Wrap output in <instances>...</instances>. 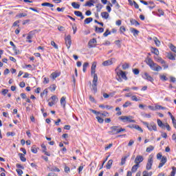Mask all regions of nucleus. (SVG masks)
Here are the masks:
<instances>
[{
  "instance_id": "ddd939ff",
  "label": "nucleus",
  "mask_w": 176,
  "mask_h": 176,
  "mask_svg": "<svg viewBox=\"0 0 176 176\" xmlns=\"http://www.w3.org/2000/svg\"><path fill=\"white\" fill-rule=\"evenodd\" d=\"M144 79H146V80H148L149 82H153V78L148 73L145 72L144 74L142 76Z\"/></svg>"
},
{
  "instance_id": "c9c22d12",
  "label": "nucleus",
  "mask_w": 176,
  "mask_h": 176,
  "mask_svg": "<svg viewBox=\"0 0 176 176\" xmlns=\"http://www.w3.org/2000/svg\"><path fill=\"white\" fill-rule=\"evenodd\" d=\"M131 31L133 33V35H138L140 34V31L135 30V28H131Z\"/></svg>"
},
{
  "instance_id": "69168bd1",
  "label": "nucleus",
  "mask_w": 176,
  "mask_h": 176,
  "mask_svg": "<svg viewBox=\"0 0 176 176\" xmlns=\"http://www.w3.org/2000/svg\"><path fill=\"white\" fill-rule=\"evenodd\" d=\"M45 94H47V89H45L41 94V97H43Z\"/></svg>"
},
{
  "instance_id": "37998d69",
  "label": "nucleus",
  "mask_w": 176,
  "mask_h": 176,
  "mask_svg": "<svg viewBox=\"0 0 176 176\" xmlns=\"http://www.w3.org/2000/svg\"><path fill=\"white\" fill-rule=\"evenodd\" d=\"M31 151L32 152V153H37L38 149H36V146H32Z\"/></svg>"
},
{
  "instance_id": "09e8293b",
  "label": "nucleus",
  "mask_w": 176,
  "mask_h": 176,
  "mask_svg": "<svg viewBox=\"0 0 176 176\" xmlns=\"http://www.w3.org/2000/svg\"><path fill=\"white\" fill-rule=\"evenodd\" d=\"M89 111L90 112H92V113H94L95 115H100V111H97L94 110L92 109H89Z\"/></svg>"
},
{
  "instance_id": "b1692460",
  "label": "nucleus",
  "mask_w": 176,
  "mask_h": 176,
  "mask_svg": "<svg viewBox=\"0 0 176 176\" xmlns=\"http://www.w3.org/2000/svg\"><path fill=\"white\" fill-rule=\"evenodd\" d=\"M101 16L107 20L109 17V14L107 12H101Z\"/></svg>"
},
{
  "instance_id": "49530a36",
  "label": "nucleus",
  "mask_w": 176,
  "mask_h": 176,
  "mask_svg": "<svg viewBox=\"0 0 176 176\" xmlns=\"http://www.w3.org/2000/svg\"><path fill=\"white\" fill-rule=\"evenodd\" d=\"M127 160V157H124L121 160V166H123L124 164H126V160Z\"/></svg>"
},
{
  "instance_id": "473e14b6",
  "label": "nucleus",
  "mask_w": 176,
  "mask_h": 176,
  "mask_svg": "<svg viewBox=\"0 0 176 176\" xmlns=\"http://www.w3.org/2000/svg\"><path fill=\"white\" fill-rule=\"evenodd\" d=\"M87 67H89V63L86 62L82 65V71L83 72H86L87 69Z\"/></svg>"
},
{
  "instance_id": "a211bd4d",
  "label": "nucleus",
  "mask_w": 176,
  "mask_h": 176,
  "mask_svg": "<svg viewBox=\"0 0 176 176\" xmlns=\"http://www.w3.org/2000/svg\"><path fill=\"white\" fill-rule=\"evenodd\" d=\"M94 3H96L95 0H89L84 5V6H89V8H91V6H94Z\"/></svg>"
},
{
  "instance_id": "58836bf2",
  "label": "nucleus",
  "mask_w": 176,
  "mask_h": 176,
  "mask_svg": "<svg viewBox=\"0 0 176 176\" xmlns=\"http://www.w3.org/2000/svg\"><path fill=\"white\" fill-rule=\"evenodd\" d=\"M131 105V102L130 101H126L123 105V108H127V107H130Z\"/></svg>"
},
{
  "instance_id": "412c9836",
  "label": "nucleus",
  "mask_w": 176,
  "mask_h": 176,
  "mask_svg": "<svg viewBox=\"0 0 176 176\" xmlns=\"http://www.w3.org/2000/svg\"><path fill=\"white\" fill-rule=\"evenodd\" d=\"M61 75V72H53L51 74V76L52 78V79H56V78H58V76H60Z\"/></svg>"
},
{
  "instance_id": "c03bdc74",
  "label": "nucleus",
  "mask_w": 176,
  "mask_h": 176,
  "mask_svg": "<svg viewBox=\"0 0 176 176\" xmlns=\"http://www.w3.org/2000/svg\"><path fill=\"white\" fill-rule=\"evenodd\" d=\"M57 87L56 86V85L55 84H53V85H52L50 87V90L51 91H54L55 90H56V88Z\"/></svg>"
},
{
  "instance_id": "680f3d73",
  "label": "nucleus",
  "mask_w": 176,
  "mask_h": 176,
  "mask_svg": "<svg viewBox=\"0 0 176 176\" xmlns=\"http://www.w3.org/2000/svg\"><path fill=\"white\" fill-rule=\"evenodd\" d=\"M131 100L132 101H140V99H138L135 96H131Z\"/></svg>"
},
{
  "instance_id": "bf43d9fd",
  "label": "nucleus",
  "mask_w": 176,
  "mask_h": 176,
  "mask_svg": "<svg viewBox=\"0 0 176 176\" xmlns=\"http://www.w3.org/2000/svg\"><path fill=\"white\" fill-rule=\"evenodd\" d=\"M133 72L135 75H138V74H140V70L138 69H133Z\"/></svg>"
},
{
  "instance_id": "052dcab7",
  "label": "nucleus",
  "mask_w": 176,
  "mask_h": 176,
  "mask_svg": "<svg viewBox=\"0 0 176 176\" xmlns=\"http://www.w3.org/2000/svg\"><path fill=\"white\" fill-rule=\"evenodd\" d=\"M16 171L19 176H21L23 174V170L21 169H16Z\"/></svg>"
},
{
  "instance_id": "a19ab883",
  "label": "nucleus",
  "mask_w": 176,
  "mask_h": 176,
  "mask_svg": "<svg viewBox=\"0 0 176 176\" xmlns=\"http://www.w3.org/2000/svg\"><path fill=\"white\" fill-rule=\"evenodd\" d=\"M27 14L26 13H20L16 14V17H19V19H21V17H26Z\"/></svg>"
},
{
  "instance_id": "1a4fd4ad",
  "label": "nucleus",
  "mask_w": 176,
  "mask_h": 176,
  "mask_svg": "<svg viewBox=\"0 0 176 176\" xmlns=\"http://www.w3.org/2000/svg\"><path fill=\"white\" fill-rule=\"evenodd\" d=\"M35 32H36V30H34L28 33V36L26 38L28 40L27 41V42H28L29 43H32V41L31 39L32 38H34Z\"/></svg>"
},
{
  "instance_id": "7ed1b4c3",
  "label": "nucleus",
  "mask_w": 176,
  "mask_h": 176,
  "mask_svg": "<svg viewBox=\"0 0 176 176\" xmlns=\"http://www.w3.org/2000/svg\"><path fill=\"white\" fill-rule=\"evenodd\" d=\"M120 120H122L124 123H126V122H129V123H135V120H132L133 116H122L118 118Z\"/></svg>"
},
{
  "instance_id": "13d9d810",
  "label": "nucleus",
  "mask_w": 176,
  "mask_h": 176,
  "mask_svg": "<svg viewBox=\"0 0 176 176\" xmlns=\"http://www.w3.org/2000/svg\"><path fill=\"white\" fill-rule=\"evenodd\" d=\"M115 44L118 47H121L122 45H120V40H117L115 41Z\"/></svg>"
},
{
  "instance_id": "7c9ffc66",
  "label": "nucleus",
  "mask_w": 176,
  "mask_h": 176,
  "mask_svg": "<svg viewBox=\"0 0 176 176\" xmlns=\"http://www.w3.org/2000/svg\"><path fill=\"white\" fill-rule=\"evenodd\" d=\"M157 16H158V17L164 16V11H163L162 9H158Z\"/></svg>"
},
{
  "instance_id": "6e6552de",
  "label": "nucleus",
  "mask_w": 176,
  "mask_h": 176,
  "mask_svg": "<svg viewBox=\"0 0 176 176\" xmlns=\"http://www.w3.org/2000/svg\"><path fill=\"white\" fill-rule=\"evenodd\" d=\"M65 42L67 49H69V47H71V45L72 44V41L71 40V35H68L65 38Z\"/></svg>"
},
{
  "instance_id": "f8f14e48",
  "label": "nucleus",
  "mask_w": 176,
  "mask_h": 176,
  "mask_svg": "<svg viewBox=\"0 0 176 176\" xmlns=\"http://www.w3.org/2000/svg\"><path fill=\"white\" fill-rule=\"evenodd\" d=\"M165 163H167V157L163 156L161 158V162L158 166V168H162V167L164 166Z\"/></svg>"
},
{
  "instance_id": "bb28decb",
  "label": "nucleus",
  "mask_w": 176,
  "mask_h": 176,
  "mask_svg": "<svg viewBox=\"0 0 176 176\" xmlns=\"http://www.w3.org/2000/svg\"><path fill=\"white\" fill-rule=\"evenodd\" d=\"M175 54H173V53H169L168 54V58H169V60H175Z\"/></svg>"
},
{
  "instance_id": "f257e3e1",
  "label": "nucleus",
  "mask_w": 176,
  "mask_h": 176,
  "mask_svg": "<svg viewBox=\"0 0 176 176\" xmlns=\"http://www.w3.org/2000/svg\"><path fill=\"white\" fill-rule=\"evenodd\" d=\"M145 63L146 64H147L148 66L150 67L152 71H156L157 72H159V71H162V67L157 63H155V62L153 61L152 58L148 57L146 59Z\"/></svg>"
},
{
  "instance_id": "2f4dec72",
  "label": "nucleus",
  "mask_w": 176,
  "mask_h": 176,
  "mask_svg": "<svg viewBox=\"0 0 176 176\" xmlns=\"http://www.w3.org/2000/svg\"><path fill=\"white\" fill-rule=\"evenodd\" d=\"M91 21H93V18L91 17L87 18L84 21V24H89V23H91Z\"/></svg>"
},
{
  "instance_id": "c756f323",
  "label": "nucleus",
  "mask_w": 176,
  "mask_h": 176,
  "mask_svg": "<svg viewBox=\"0 0 176 176\" xmlns=\"http://www.w3.org/2000/svg\"><path fill=\"white\" fill-rule=\"evenodd\" d=\"M95 31L96 32H99V34H102V32H104V28L96 26Z\"/></svg>"
},
{
  "instance_id": "de8ad7c7",
  "label": "nucleus",
  "mask_w": 176,
  "mask_h": 176,
  "mask_svg": "<svg viewBox=\"0 0 176 176\" xmlns=\"http://www.w3.org/2000/svg\"><path fill=\"white\" fill-rule=\"evenodd\" d=\"M155 109H162V110L166 109V107H164L162 105H159V104L155 105Z\"/></svg>"
},
{
  "instance_id": "8fccbe9b",
  "label": "nucleus",
  "mask_w": 176,
  "mask_h": 176,
  "mask_svg": "<svg viewBox=\"0 0 176 176\" xmlns=\"http://www.w3.org/2000/svg\"><path fill=\"white\" fill-rule=\"evenodd\" d=\"M96 119H97L98 123H104V119H102L101 117L97 116Z\"/></svg>"
},
{
  "instance_id": "3c124183",
  "label": "nucleus",
  "mask_w": 176,
  "mask_h": 176,
  "mask_svg": "<svg viewBox=\"0 0 176 176\" xmlns=\"http://www.w3.org/2000/svg\"><path fill=\"white\" fill-rule=\"evenodd\" d=\"M113 146V144L111 143L108 146L104 147V150L108 151V149H111Z\"/></svg>"
},
{
  "instance_id": "4c0bfd02",
  "label": "nucleus",
  "mask_w": 176,
  "mask_h": 176,
  "mask_svg": "<svg viewBox=\"0 0 176 176\" xmlns=\"http://www.w3.org/2000/svg\"><path fill=\"white\" fill-rule=\"evenodd\" d=\"M153 149H155V147H153V146H149L148 147L146 148V152H152Z\"/></svg>"
},
{
  "instance_id": "9d476101",
  "label": "nucleus",
  "mask_w": 176,
  "mask_h": 176,
  "mask_svg": "<svg viewBox=\"0 0 176 176\" xmlns=\"http://www.w3.org/2000/svg\"><path fill=\"white\" fill-rule=\"evenodd\" d=\"M88 46H89V47H96V46H97V39L94 38L91 39L88 43Z\"/></svg>"
},
{
  "instance_id": "423d86ee",
  "label": "nucleus",
  "mask_w": 176,
  "mask_h": 176,
  "mask_svg": "<svg viewBox=\"0 0 176 176\" xmlns=\"http://www.w3.org/2000/svg\"><path fill=\"white\" fill-rule=\"evenodd\" d=\"M98 80V77L97 76V74L94 75V79L92 81V90L94 91V93L96 94L97 93V81Z\"/></svg>"
},
{
  "instance_id": "39448f33",
  "label": "nucleus",
  "mask_w": 176,
  "mask_h": 176,
  "mask_svg": "<svg viewBox=\"0 0 176 176\" xmlns=\"http://www.w3.org/2000/svg\"><path fill=\"white\" fill-rule=\"evenodd\" d=\"M153 165V155H150L146 165V170H152V166Z\"/></svg>"
},
{
  "instance_id": "f03ea898",
  "label": "nucleus",
  "mask_w": 176,
  "mask_h": 176,
  "mask_svg": "<svg viewBox=\"0 0 176 176\" xmlns=\"http://www.w3.org/2000/svg\"><path fill=\"white\" fill-rule=\"evenodd\" d=\"M142 123L147 127L149 131H157V126H156V123L151 122L149 124L147 122L144 121L142 122Z\"/></svg>"
},
{
  "instance_id": "a18cd8bd",
  "label": "nucleus",
  "mask_w": 176,
  "mask_h": 176,
  "mask_svg": "<svg viewBox=\"0 0 176 176\" xmlns=\"http://www.w3.org/2000/svg\"><path fill=\"white\" fill-rule=\"evenodd\" d=\"M154 42L156 45V46H160V41H159V39H157V38H154Z\"/></svg>"
},
{
  "instance_id": "774afa93",
  "label": "nucleus",
  "mask_w": 176,
  "mask_h": 176,
  "mask_svg": "<svg viewBox=\"0 0 176 176\" xmlns=\"http://www.w3.org/2000/svg\"><path fill=\"white\" fill-rule=\"evenodd\" d=\"M69 171H71V169L69 168V167L65 166V172L68 173H69Z\"/></svg>"
},
{
  "instance_id": "20e7f679",
  "label": "nucleus",
  "mask_w": 176,
  "mask_h": 176,
  "mask_svg": "<svg viewBox=\"0 0 176 176\" xmlns=\"http://www.w3.org/2000/svg\"><path fill=\"white\" fill-rule=\"evenodd\" d=\"M110 130L111 131L108 132L110 135H115L116 134L120 133L119 126H113L110 128Z\"/></svg>"
},
{
  "instance_id": "79ce46f5",
  "label": "nucleus",
  "mask_w": 176,
  "mask_h": 176,
  "mask_svg": "<svg viewBox=\"0 0 176 176\" xmlns=\"http://www.w3.org/2000/svg\"><path fill=\"white\" fill-rule=\"evenodd\" d=\"M171 119H172V123H173V127H175L176 129V120H175V118H174V116H171Z\"/></svg>"
},
{
  "instance_id": "5fc2aeb1",
  "label": "nucleus",
  "mask_w": 176,
  "mask_h": 176,
  "mask_svg": "<svg viewBox=\"0 0 176 176\" xmlns=\"http://www.w3.org/2000/svg\"><path fill=\"white\" fill-rule=\"evenodd\" d=\"M129 67H130L129 63H124V65H122V69H127L129 68Z\"/></svg>"
},
{
  "instance_id": "393cba45",
  "label": "nucleus",
  "mask_w": 176,
  "mask_h": 176,
  "mask_svg": "<svg viewBox=\"0 0 176 176\" xmlns=\"http://www.w3.org/2000/svg\"><path fill=\"white\" fill-rule=\"evenodd\" d=\"M41 6H47V8H54V5L50 3L45 2V3H41Z\"/></svg>"
},
{
  "instance_id": "4be33fe9",
  "label": "nucleus",
  "mask_w": 176,
  "mask_h": 176,
  "mask_svg": "<svg viewBox=\"0 0 176 176\" xmlns=\"http://www.w3.org/2000/svg\"><path fill=\"white\" fill-rule=\"evenodd\" d=\"M113 163V160H109L107 162V164L106 165V168H107V170H110V168L112 167Z\"/></svg>"
},
{
  "instance_id": "6e6d98bb",
  "label": "nucleus",
  "mask_w": 176,
  "mask_h": 176,
  "mask_svg": "<svg viewBox=\"0 0 176 176\" xmlns=\"http://www.w3.org/2000/svg\"><path fill=\"white\" fill-rule=\"evenodd\" d=\"M51 45L53 46L55 49H58V46L54 41H51Z\"/></svg>"
},
{
  "instance_id": "4468645a",
  "label": "nucleus",
  "mask_w": 176,
  "mask_h": 176,
  "mask_svg": "<svg viewBox=\"0 0 176 176\" xmlns=\"http://www.w3.org/2000/svg\"><path fill=\"white\" fill-rule=\"evenodd\" d=\"M10 45L12 46L15 54H20V50H17V47H16V45H14L13 41H10Z\"/></svg>"
},
{
  "instance_id": "aec40b11",
  "label": "nucleus",
  "mask_w": 176,
  "mask_h": 176,
  "mask_svg": "<svg viewBox=\"0 0 176 176\" xmlns=\"http://www.w3.org/2000/svg\"><path fill=\"white\" fill-rule=\"evenodd\" d=\"M157 123L159 127H161V129H165L166 124H163V122H162V120H160V119L157 120Z\"/></svg>"
},
{
  "instance_id": "cd10ccee",
  "label": "nucleus",
  "mask_w": 176,
  "mask_h": 176,
  "mask_svg": "<svg viewBox=\"0 0 176 176\" xmlns=\"http://www.w3.org/2000/svg\"><path fill=\"white\" fill-rule=\"evenodd\" d=\"M18 155L21 162H27V159L24 157V154L19 153Z\"/></svg>"
},
{
  "instance_id": "4d7b16f0",
  "label": "nucleus",
  "mask_w": 176,
  "mask_h": 176,
  "mask_svg": "<svg viewBox=\"0 0 176 176\" xmlns=\"http://www.w3.org/2000/svg\"><path fill=\"white\" fill-rule=\"evenodd\" d=\"M160 79H161V80H168V78H167V77H166V76H164V75H162V76H160Z\"/></svg>"
},
{
  "instance_id": "0e129e2a",
  "label": "nucleus",
  "mask_w": 176,
  "mask_h": 176,
  "mask_svg": "<svg viewBox=\"0 0 176 176\" xmlns=\"http://www.w3.org/2000/svg\"><path fill=\"white\" fill-rule=\"evenodd\" d=\"M16 166L17 168H21V170H24V167L21 164H16Z\"/></svg>"
},
{
  "instance_id": "603ef678",
  "label": "nucleus",
  "mask_w": 176,
  "mask_h": 176,
  "mask_svg": "<svg viewBox=\"0 0 176 176\" xmlns=\"http://www.w3.org/2000/svg\"><path fill=\"white\" fill-rule=\"evenodd\" d=\"M108 35H111V32H109V30H107L106 32L103 34V36L107 37Z\"/></svg>"
},
{
  "instance_id": "338daca9",
  "label": "nucleus",
  "mask_w": 176,
  "mask_h": 176,
  "mask_svg": "<svg viewBox=\"0 0 176 176\" xmlns=\"http://www.w3.org/2000/svg\"><path fill=\"white\" fill-rule=\"evenodd\" d=\"M43 83L45 85H47V83H49V78H44V81H43Z\"/></svg>"
},
{
  "instance_id": "e2e57ef3",
  "label": "nucleus",
  "mask_w": 176,
  "mask_h": 176,
  "mask_svg": "<svg viewBox=\"0 0 176 176\" xmlns=\"http://www.w3.org/2000/svg\"><path fill=\"white\" fill-rule=\"evenodd\" d=\"M163 157V155H162V153H159L157 154V159L158 160H160V159H162Z\"/></svg>"
},
{
  "instance_id": "72a5a7b5",
  "label": "nucleus",
  "mask_w": 176,
  "mask_h": 176,
  "mask_svg": "<svg viewBox=\"0 0 176 176\" xmlns=\"http://www.w3.org/2000/svg\"><path fill=\"white\" fill-rule=\"evenodd\" d=\"M65 99H66L65 96L62 97L61 99H60V104L63 107H65V104H66Z\"/></svg>"
},
{
  "instance_id": "c85d7f7f",
  "label": "nucleus",
  "mask_w": 176,
  "mask_h": 176,
  "mask_svg": "<svg viewBox=\"0 0 176 176\" xmlns=\"http://www.w3.org/2000/svg\"><path fill=\"white\" fill-rule=\"evenodd\" d=\"M72 6L74 8V9H79V8H80V5H79L78 3L76 2H72Z\"/></svg>"
},
{
  "instance_id": "9b49d317",
  "label": "nucleus",
  "mask_w": 176,
  "mask_h": 176,
  "mask_svg": "<svg viewBox=\"0 0 176 176\" xmlns=\"http://www.w3.org/2000/svg\"><path fill=\"white\" fill-rule=\"evenodd\" d=\"M144 162V156L142 155H137L135 159V164L140 166V163Z\"/></svg>"
},
{
  "instance_id": "a878e982",
  "label": "nucleus",
  "mask_w": 176,
  "mask_h": 176,
  "mask_svg": "<svg viewBox=\"0 0 176 176\" xmlns=\"http://www.w3.org/2000/svg\"><path fill=\"white\" fill-rule=\"evenodd\" d=\"M139 167H140V165H138V164H135V165H133L131 168L132 173H135L137 170H138Z\"/></svg>"
},
{
  "instance_id": "0eeeda50",
  "label": "nucleus",
  "mask_w": 176,
  "mask_h": 176,
  "mask_svg": "<svg viewBox=\"0 0 176 176\" xmlns=\"http://www.w3.org/2000/svg\"><path fill=\"white\" fill-rule=\"evenodd\" d=\"M116 61V59L115 58H112L111 59L104 61L102 63V65H104V67H108L109 65H112V64H113V63H115Z\"/></svg>"
},
{
  "instance_id": "2eb2a0df",
  "label": "nucleus",
  "mask_w": 176,
  "mask_h": 176,
  "mask_svg": "<svg viewBox=\"0 0 176 176\" xmlns=\"http://www.w3.org/2000/svg\"><path fill=\"white\" fill-rule=\"evenodd\" d=\"M96 67H97V62H94L93 64H92V66L91 67V75H93V74H94V75H97L96 74Z\"/></svg>"
},
{
  "instance_id": "e433bc0d",
  "label": "nucleus",
  "mask_w": 176,
  "mask_h": 176,
  "mask_svg": "<svg viewBox=\"0 0 176 176\" xmlns=\"http://www.w3.org/2000/svg\"><path fill=\"white\" fill-rule=\"evenodd\" d=\"M135 129L140 131V133H144V130H142V128H141L140 125L135 124Z\"/></svg>"
},
{
  "instance_id": "ea45409f",
  "label": "nucleus",
  "mask_w": 176,
  "mask_h": 176,
  "mask_svg": "<svg viewBox=\"0 0 176 176\" xmlns=\"http://www.w3.org/2000/svg\"><path fill=\"white\" fill-rule=\"evenodd\" d=\"M169 47L170 50H172V52H173L174 53H176V47L174 45L170 44Z\"/></svg>"
},
{
  "instance_id": "864d4df0",
  "label": "nucleus",
  "mask_w": 176,
  "mask_h": 176,
  "mask_svg": "<svg viewBox=\"0 0 176 176\" xmlns=\"http://www.w3.org/2000/svg\"><path fill=\"white\" fill-rule=\"evenodd\" d=\"M120 31L121 34H123V32H126V28L124 26H121L120 28Z\"/></svg>"
},
{
  "instance_id": "dca6fc26",
  "label": "nucleus",
  "mask_w": 176,
  "mask_h": 176,
  "mask_svg": "<svg viewBox=\"0 0 176 176\" xmlns=\"http://www.w3.org/2000/svg\"><path fill=\"white\" fill-rule=\"evenodd\" d=\"M157 61L161 63V64L163 65L164 68H168V66L166 65V62L161 57H157Z\"/></svg>"
},
{
  "instance_id": "f3484780",
  "label": "nucleus",
  "mask_w": 176,
  "mask_h": 176,
  "mask_svg": "<svg viewBox=\"0 0 176 176\" xmlns=\"http://www.w3.org/2000/svg\"><path fill=\"white\" fill-rule=\"evenodd\" d=\"M74 14L77 16V17H80V20L85 19V16H83V14L80 11H74Z\"/></svg>"
},
{
  "instance_id": "5701e85b",
  "label": "nucleus",
  "mask_w": 176,
  "mask_h": 176,
  "mask_svg": "<svg viewBox=\"0 0 176 176\" xmlns=\"http://www.w3.org/2000/svg\"><path fill=\"white\" fill-rule=\"evenodd\" d=\"M151 52L153 53V54H155V56H159V50L157 48L151 47Z\"/></svg>"
},
{
  "instance_id": "f704fd0d",
  "label": "nucleus",
  "mask_w": 176,
  "mask_h": 176,
  "mask_svg": "<svg viewBox=\"0 0 176 176\" xmlns=\"http://www.w3.org/2000/svg\"><path fill=\"white\" fill-rule=\"evenodd\" d=\"M96 8H97V12H101V10L102 9V4H101V3H98L97 5H96Z\"/></svg>"
},
{
  "instance_id": "6ab92c4d",
  "label": "nucleus",
  "mask_w": 176,
  "mask_h": 176,
  "mask_svg": "<svg viewBox=\"0 0 176 176\" xmlns=\"http://www.w3.org/2000/svg\"><path fill=\"white\" fill-rule=\"evenodd\" d=\"M118 76H121L122 79L127 80V76H126V73H124V72L123 71H120V73H118Z\"/></svg>"
}]
</instances>
